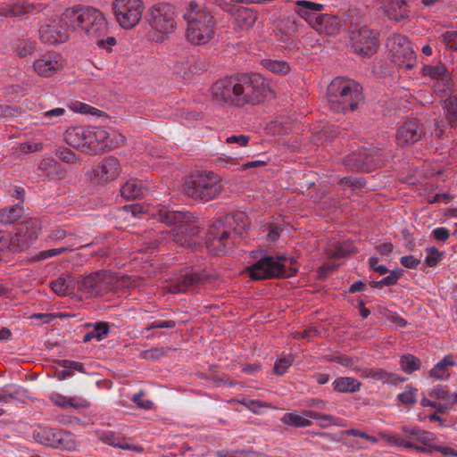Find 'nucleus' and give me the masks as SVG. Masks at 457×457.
Returning a JSON list of instances; mask_svg holds the SVG:
<instances>
[{"instance_id": "1", "label": "nucleus", "mask_w": 457, "mask_h": 457, "mask_svg": "<svg viewBox=\"0 0 457 457\" xmlns=\"http://www.w3.org/2000/svg\"><path fill=\"white\" fill-rule=\"evenodd\" d=\"M270 92L264 78L257 73L226 77L213 83L211 95L220 105L242 107L264 102Z\"/></svg>"}, {"instance_id": "64", "label": "nucleus", "mask_w": 457, "mask_h": 457, "mask_svg": "<svg viewBox=\"0 0 457 457\" xmlns=\"http://www.w3.org/2000/svg\"><path fill=\"white\" fill-rule=\"evenodd\" d=\"M432 235L435 239L442 242L446 241L450 237L449 230L444 227L435 228L432 231Z\"/></svg>"}, {"instance_id": "32", "label": "nucleus", "mask_w": 457, "mask_h": 457, "mask_svg": "<svg viewBox=\"0 0 457 457\" xmlns=\"http://www.w3.org/2000/svg\"><path fill=\"white\" fill-rule=\"evenodd\" d=\"M145 191V188L142 187V183L137 179H130L120 187L121 196L128 200L143 196Z\"/></svg>"}, {"instance_id": "36", "label": "nucleus", "mask_w": 457, "mask_h": 457, "mask_svg": "<svg viewBox=\"0 0 457 457\" xmlns=\"http://www.w3.org/2000/svg\"><path fill=\"white\" fill-rule=\"evenodd\" d=\"M101 438L104 443L123 450H130L137 453H141L143 451L141 446L129 445L127 443L122 444L120 442L121 438L114 433H105L102 436Z\"/></svg>"}, {"instance_id": "61", "label": "nucleus", "mask_w": 457, "mask_h": 457, "mask_svg": "<svg viewBox=\"0 0 457 457\" xmlns=\"http://www.w3.org/2000/svg\"><path fill=\"white\" fill-rule=\"evenodd\" d=\"M144 395L143 392L136 394L132 401L141 409L149 410L153 406V403L150 400H143L142 396Z\"/></svg>"}, {"instance_id": "37", "label": "nucleus", "mask_w": 457, "mask_h": 457, "mask_svg": "<svg viewBox=\"0 0 457 457\" xmlns=\"http://www.w3.org/2000/svg\"><path fill=\"white\" fill-rule=\"evenodd\" d=\"M109 333V325L107 322L96 323L92 331L87 332L83 337L85 343L91 341L93 338L98 341L103 340Z\"/></svg>"}, {"instance_id": "39", "label": "nucleus", "mask_w": 457, "mask_h": 457, "mask_svg": "<svg viewBox=\"0 0 457 457\" xmlns=\"http://www.w3.org/2000/svg\"><path fill=\"white\" fill-rule=\"evenodd\" d=\"M262 64L273 73L287 74L290 71L289 64L284 61L264 59L262 61Z\"/></svg>"}, {"instance_id": "27", "label": "nucleus", "mask_w": 457, "mask_h": 457, "mask_svg": "<svg viewBox=\"0 0 457 457\" xmlns=\"http://www.w3.org/2000/svg\"><path fill=\"white\" fill-rule=\"evenodd\" d=\"M365 158L363 161L364 171L370 172L384 164L386 157L384 156L383 151L380 148H364Z\"/></svg>"}, {"instance_id": "18", "label": "nucleus", "mask_w": 457, "mask_h": 457, "mask_svg": "<svg viewBox=\"0 0 457 457\" xmlns=\"http://www.w3.org/2000/svg\"><path fill=\"white\" fill-rule=\"evenodd\" d=\"M62 66V58L56 52H47L33 62L35 72L41 77H51Z\"/></svg>"}, {"instance_id": "48", "label": "nucleus", "mask_w": 457, "mask_h": 457, "mask_svg": "<svg viewBox=\"0 0 457 457\" xmlns=\"http://www.w3.org/2000/svg\"><path fill=\"white\" fill-rule=\"evenodd\" d=\"M55 155L62 162L73 163L77 161V156L71 149L59 147L55 150Z\"/></svg>"}, {"instance_id": "15", "label": "nucleus", "mask_w": 457, "mask_h": 457, "mask_svg": "<svg viewBox=\"0 0 457 457\" xmlns=\"http://www.w3.org/2000/svg\"><path fill=\"white\" fill-rule=\"evenodd\" d=\"M378 35L375 30L370 29L366 25L361 26L358 29H354V30L350 33L352 47L354 52L361 57L369 58L378 50Z\"/></svg>"}, {"instance_id": "60", "label": "nucleus", "mask_w": 457, "mask_h": 457, "mask_svg": "<svg viewBox=\"0 0 457 457\" xmlns=\"http://www.w3.org/2000/svg\"><path fill=\"white\" fill-rule=\"evenodd\" d=\"M249 136L246 135H233L227 137L226 142L228 144H237L239 146H245L249 142Z\"/></svg>"}, {"instance_id": "49", "label": "nucleus", "mask_w": 457, "mask_h": 457, "mask_svg": "<svg viewBox=\"0 0 457 457\" xmlns=\"http://www.w3.org/2000/svg\"><path fill=\"white\" fill-rule=\"evenodd\" d=\"M445 46L453 51L457 50V31H446L442 35Z\"/></svg>"}, {"instance_id": "57", "label": "nucleus", "mask_w": 457, "mask_h": 457, "mask_svg": "<svg viewBox=\"0 0 457 457\" xmlns=\"http://www.w3.org/2000/svg\"><path fill=\"white\" fill-rule=\"evenodd\" d=\"M120 212L121 214L126 215L125 218H133L136 217L137 213L142 212V208L138 204H129V205H124Z\"/></svg>"}, {"instance_id": "51", "label": "nucleus", "mask_w": 457, "mask_h": 457, "mask_svg": "<svg viewBox=\"0 0 457 457\" xmlns=\"http://www.w3.org/2000/svg\"><path fill=\"white\" fill-rule=\"evenodd\" d=\"M292 365V361L289 358H281L276 361L273 371L277 375H283L287 370Z\"/></svg>"}, {"instance_id": "29", "label": "nucleus", "mask_w": 457, "mask_h": 457, "mask_svg": "<svg viewBox=\"0 0 457 457\" xmlns=\"http://www.w3.org/2000/svg\"><path fill=\"white\" fill-rule=\"evenodd\" d=\"M364 378H371L383 382L397 384L405 381V378L399 377L394 373L387 372L382 369H366L362 373Z\"/></svg>"}, {"instance_id": "47", "label": "nucleus", "mask_w": 457, "mask_h": 457, "mask_svg": "<svg viewBox=\"0 0 457 457\" xmlns=\"http://www.w3.org/2000/svg\"><path fill=\"white\" fill-rule=\"evenodd\" d=\"M88 134L90 136V149L93 143L103 142L108 137V133L104 129L96 127H88Z\"/></svg>"}, {"instance_id": "33", "label": "nucleus", "mask_w": 457, "mask_h": 457, "mask_svg": "<svg viewBox=\"0 0 457 457\" xmlns=\"http://www.w3.org/2000/svg\"><path fill=\"white\" fill-rule=\"evenodd\" d=\"M456 362L453 360L452 355H446L442 361H440L431 370L430 377L436 379H446L449 378L450 373L448 367L455 366Z\"/></svg>"}, {"instance_id": "54", "label": "nucleus", "mask_w": 457, "mask_h": 457, "mask_svg": "<svg viewBox=\"0 0 457 457\" xmlns=\"http://www.w3.org/2000/svg\"><path fill=\"white\" fill-rule=\"evenodd\" d=\"M339 264H336L334 262H326L321 267H320L318 273H319V278L323 279L327 278L331 272L336 270Z\"/></svg>"}, {"instance_id": "8", "label": "nucleus", "mask_w": 457, "mask_h": 457, "mask_svg": "<svg viewBox=\"0 0 457 457\" xmlns=\"http://www.w3.org/2000/svg\"><path fill=\"white\" fill-rule=\"evenodd\" d=\"M220 190L219 177L206 170L193 173L182 185V191L186 195L204 202L214 199Z\"/></svg>"}, {"instance_id": "19", "label": "nucleus", "mask_w": 457, "mask_h": 457, "mask_svg": "<svg viewBox=\"0 0 457 457\" xmlns=\"http://www.w3.org/2000/svg\"><path fill=\"white\" fill-rule=\"evenodd\" d=\"M64 140L71 147L79 149L81 152L90 150V136L88 128L74 126L67 129L64 132Z\"/></svg>"}, {"instance_id": "62", "label": "nucleus", "mask_w": 457, "mask_h": 457, "mask_svg": "<svg viewBox=\"0 0 457 457\" xmlns=\"http://www.w3.org/2000/svg\"><path fill=\"white\" fill-rule=\"evenodd\" d=\"M369 264L371 270L378 272L380 275H385L388 272V269L385 265L378 264V258L372 256L369 259Z\"/></svg>"}, {"instance_id": "52", "label": "nucleus", "mask_w": 457, "mask_h": 457, "mask_svg": "<svg viewBox=\"0 0 457 457\" xmlns=\"http://www.w3.org/2000/svg\"><path fill=\"white\" fill-rule=\"evenodd\" d=\"M306 415L309 418L315 419V420H320L328 422V424L337 425V420L328 414H322V413H320L317 411H309L306 412Z\"/></svg>"}, {"instance_id": "50", "label": "nucleus", "mask_w": 457, "mask_h": 457, "mask_svg": "<svg viewBox=\"0 0 457 457\" xmlns=\"http://www.w3.org/2000/svg\"><path fill=\"white\" fill-rule=\"evenodd\" d=\"M428 255L425 259V262L427 266L428 267H435L442 255V253H440L436 248L430 247L427 249Z\"/></svg>"}, {"instance_id": "10", "label": "nucleus", "mask_w": 457, "mask_h": 457, "mask_svg": "<svg viewBox=\"0 0 457 457\" xmlns=\"http://www.w3.org/2000/svg\"><path fill=\"white\" fill-rule=\"evenodd\" d=\"M147 21L150 26L159 33L156 40H164L165 36L176 29L174 7L169 4H157L152 7Z\"/></svg>"}, {"instance_id": "3", "label": "nucleus", "mask_w": 457, "mask_h": 457, "mask_svg": "<svg viewBox=\"0 0 457 457\" xmlns=\"http://www.w3.org/2000/svg\"><path fill=\"white\" fill-rule=\"evenodd\" d=\"M72 30H78L83 33L96 44L107 51H111L110 46L116 44L114 37H107L108 32L107 21L104 14L92 7H72L69 8Z\"/></svg>"}, {"instance_id": "26", "label": "nucleus", "mask_w": 457, "mask_h": 457, "mask_svg": "<svg viewBox=\"0 0 457 457\" xmlns=\"http://www.w3.org/2000/svg\"><path fill=\"white\" fill-rule=\"evenodd\" d=\"M342 25L352 33L354 29H358L361 26H365L364 18L357 8H349L344 12L340 17Z\"/></svg>"}, {"instance_id": "41", "label": "nucleus", "mask_w": 457, "mask_h": 457, "mask_svg": "<svg viewBox=\"0 0 457 457\" xmlns=\"http://www.w3.org/2000/svg\"><path fill=\"white\" fill-rule=\"evenodd\" d=\"M36 48V42L30 39H19L16 43L14 51L20 58L31 54Z\"/></svg>"}, {"instance_id": "31", "label": "nucleus", "mask_w": 457, "mask_h": 457, "mask_svg": "<svg viewBox=\"0 0 457 457\" xmlns=\"http://www.w3.org/2000/svg\"><path fill=\"white\" fill-rule=\"evenodd\" d=\"M335 391L339 393H356L360 391L361 383L350 377H340L332 383Z\"/></svg>"}, {"instance_id": "4", "label": "nucleus", "mask_w": 457, "mask_h": 457, "mask_svg": "<svg viewBox=\"0 0 457 457\" xmlns=\"http://www.w3.org/2000/svg\"><path fill=\"white\" fill-rule=\"evenodd\" d=\"M187 21V39L194 45H204L214 36L216 22L204 3L190 1L183 13Z\"/></svg>"}, {"instance_id": "44", "label": "nucleus", "mask_w": 457, "mask_h": 457, "mask_svg": "<svg viewBox=\"0 0 457 457\" xmlns=\"http://www.w3.org/2000/svg\"><path fill=\"white\" fill-rule=\"evenodd\" d=\"M423 73L433 79H444V76L446 73V68L443 64H437L435 66L428 65L424 67Z\"/></svg>"}, {"instance_id": "21", "label": "nucleus", "mask_w": 457, "mask_h": 457, "mask_svg": "<svg viewBox=\"0 0 457 457\" xmlns=\"http://www.w3.org/2000/svg\"><path fill=\"white\" fill-rule=\"evenodd\" d=\"M297 9L295 12L308 23L314 28L318 22V15L314 12H321L324 10V5L306 0H299L296 2Z\"/></svg>"}, {"instance_id": "22", "label": "nucleus", "mask_w": 457, "mask_h": 457, "mask_svg": "<svg viewBox=\"0 0 457 457\" xmlns=\"http://www.w3.org/2000/svg\"><path fill=\"white\" fill-rule=\"evenodd\" d=\"M100 180L104 182L115 179L120 173V164L117 158L109 157L103 161L102 164L96 170Z\"/></svg>"}, {"instance_id": "23", "label": "nucleus", "mask_w": 457, "mask_h": 457, "mask_svg": "<svg viewBox=\"0 0 457 457\" xmlns=\"http://www.w3.org/2000/svg\"><path fill=\"white\" fill-rule=\"evenodd\" d=\"M317 21L314 29L327 35H337L343 26L341 19L332 14H319Z\"/></svg>"}, {"instance_id": "5", "label": "nucleus", "mask_w": 457, "mask_h": 457, "mask_svg": "<svg viewBox=\"0 0 457 457\" xmlns=\"http://www.w3.org/2000/svg\"><path fill=\"white\" fill-rule=\"evenodd\" d=\"M327 99L335 112L355 111L364 99L362 87L353 79L337 77L328 86Z\"/></svg>"}, {"instance_id": "25", "label": "nucleus", "mask_w": 457, "mask_h": 457, "mask_svg": "<svg viewBox=\"0 0 457 457\" xmlns=\"http://www.w3.org/2000/svg\"><path fill=\"white\" fill-rule=\"evenodd\" d=\"M235 22L241 29H249L257 20L258 12L252 8L239 7L234 12Z\"/></svg>"}, {"instance_id": "58", "label": "nucleus", "mask_w": 457, "mask_h": 457, "mask_svg": "<svg viewBox=\"0 0 457 457\" xmlns=\"http://www.w3.org/2000/svg\"><path fill=\"white\" fill-rule=\"evenodd\" d=\"M403 269H395L392 270L387 277L383 278V282H385L387 287L394 286L397 283V280L403 276Z\"/></svg>"}, {"instance_id": "16", "label": "nucleus", "mask_w": 457, "mask_h": 457, "mask_svg": "<svg viewBox=\"0 0 457 457\" xmlns=\"http://www.w3.org/2000/svg\"><path fill=\"white\" fill-rule=\"evenodd\" d=\"M213 280H215V277L204 270L198 272H187L169 286V292L171 294L185 293L211 284Z\"/></svg>"}, {"instance_id": "7", "label": "nucleus", "mask_w": 457, "mask_h": 457, "mask_svg": "<svg viewBox=\"0 0 457 457\" xmlns=\"http://www.w3.org/2000/svg\"><path fill=\"white\" fill-rule=\"evenodd\" d=\"M295 262V258L287 255H265L247 267L246 270L253 280L289 278L298 271V269L294 267Z\"/></svg>"}, {"instance_id": "35", "label": "nucleus", "mask_w": 457, "mask_h": 457, "mask_svg": "<svg viewBox=\"0 0 457 457\" xmlns=\"http://www.w3.org/2000/svg\"><path fill=\"white\" fill-rule=\"evenodd\" d=\"M77 445L78 443L73 434L59 429L57 443L55 444L54 448L66 451H74L77 448Z\"/></svg>"}, {"instance_id": "63", "label": "nucleus", "mask_w": 457, "mask_h": 457, "mask_svg": "<svg viewBox=\"0 0 457 457\" xmlns=\"http://www.w3.org/2000/svg\"><path fill=\"white\" fill-rule=\"evenodd\" d=\"M403 266L408 269H415L420 263V260L412 255L403 256L400 260Z\"/></svg>"}, {"instance_id": "2", "label": "nucleus", "mask_w": 457, "mask_h": 457, "mask_svg": "<svg viewBox=\"0 0 457 457\" xmlns=\"http://www.w3.org/2000/svg\"><path fill=\"white\" fill-rule=\"evenodd\" d=\"M244 213L229 214L214 221L206 235L207 251L215 256L223 255L227 250L239 243L246 231Z\"/></svg>"}, {"instance_id": "9", "label": "nucleus", "mask_w": 457, "mask_h": 457, "mask_svg": "<svg viewBox=\"0 0 457 457\" xmlns=\"http://www.w3.org/2000/svg\"><path fill=\"white\" fill-rule=\"evenodd\" d=\"M72 24L69 8L59 17L49 19L38 29V37L43 44L56 46L69 40Z\"/></svg>"}, {"instance_id": "24", "label": "nucleus", "mask_w": 457, "mask_h": 457, "mask_svg": "<svg viewBox=\"0 0 457 457\" xmlns=\"http://www.w3.org/2000/svg\"><path fill=\"white\" fill-rule=\"evenodd\" d=\"M383 3H387L385 6V13L390 20L402 21L409 18L410 11L405 0H386Z\"/></svg>"}, {"instance_id": "38", "label": "nucleus", "mask_w": 457, "mask_h": 457, "mask_svg": "<svg viewBox=\"0 0 457 457\" xmlns=\"http://www.w3.org/2000/svg\"><path fill=\"white\" fill-rule=\"evenodd\" d=\"M400 366L404 372L411 374L420 369L421 361L414 355L404 354L401 357Z\"/></svg>"}, {"instance_id": "14", "label": "nucleus", "mask_w": 457, "mask_h": 457, "mask_svg": "<svg viewBox=\"0 0 457 457\" xmlns=\"http://www.w3.org/2000/svg\"><path fill=\"white\" fill-rule=\"evenodd\" d=\"M39 230L40 222L36 218L20 223L16 228V233L9 238V250L21 252L29 248L37 238Z\"/></svg>"}, {"instance_id": "40", "label": "nucleus", "mask_w": 457, "mask_h": 457, "mask_svg": "<svg viewBox=\"0 0 457 457\" xmlns=\"http://www.w3.org/2000/svg\"><path fill=\"white\" fill-rule=\"evenodd\" d=\"M23 209L19 204L13 205L9 210H0V222L8 224L16 221L22 216Z\"/></svg>"}, {"instance_id": "12", "label": "nucleus", "mask_w": 457, "mask_h": 457, "mask_svg": "<svg viewBox=\"0 0 457 457\" xmlns=\"http://www.w3.org/2000/svg\"><path fill=\"white\" fill-rule=\"evenodd\" d=\"M144 9L142 0H115L112 3L116 21L126 29L134 28L140 21Z\"/></svg>"}, {"instance_id": "43", "label": "nucleus", "mask_w": 457, "mask_h": 457, "mask_svg": "<svg viewBox=\"0 0 457 457\" xmlns=\"http://www.w3.org/2000/svg\"><path fill=\"white\" fill-rule=\"evenodd\" d=\"M281 420L289 426H293L295 428H303L308 427L312 424L311 420L305 419L298 414L295 413H286Z\"/></svg>"}, {"instance_id": "46", "label": "nucleus", "mask_w": 457, "mask_h": 457, "mask_svg": "<svg viewBox=\"0 0 457 457\" xmlns=\"http://www.w3.org/2000/svg\"><path fill=\"white\" fill-rule=\"evenodd\" d=\"M237 403L245 406L247 409H249L251 411L254 413H258L259 409L261 408H267L270 407V404L266 402L260 401V400H237Z\"/></svg>"}, {"instance_id": "45", "label": "nucleus", "mask_w": 457, "mask_h": 457, "mask_svg": "<svg viewBox=\"0 0 457 457\" xmlns=\"http://www.w3.org/2000/svg\"><path fill=\"white\" fill-rule=\"evenodd\" d=\"M66 284V276H61L58 278L53 280L50 283V287L52 290L57 294L58 295H68Z\"/></svg>"}, {"instance_id": "53", "label": "nucleus", "mask_w": 457, "mask_h": 457, "mask_svg": "<svg viewBox=\"0 0 457 457\" xmlns=\"http://www.w3.org/2000/svg\"><path fill=\"white\" fill-rule=\"evenodd\" d=\"M415 392H417V389L414 391H404L398 395L397 398L398 400L405 404V405H412L416 403V395Z\"/></svg>"}, {"instance_id": "30", "label": "nucleus", "mask_w": 457, "mask_h": 457, "mask_svg": "<svg viewBox=\"0 0 457 457\" xmlns=\"http://www.w3.org/2000/svg\"><path fill=\"white\" fill-rule=\"evenodd\" d=\"M35 10L33 4H14L0 8V15L3 17H21L31 13Z\"/></svg>"}, {"instance_id": "13", "label": "nucleus", "mask_w": 457, "mask_h": 457, "mask_svg": "<svg viewBox=\"0 0 457 457\" xmlns=\"http://www.w3.org/2000/svg\"><path fill=\"white\" fill-rule=\"evenodd\" d=\"M119 283L117 277L109 270H99L80 278V291L96 296L104 292L115 290Z\"/></svg>"}, {"instance_id": "17", "label": "nucleus", "mask_w": 457, "mask_h": 457, "mask_svg": "<svg viewBox=\"0 0 457 457\" xmlns=\"http://www.w3.org/2000/svg\"><path fill=\"white\" fill-rule=\"evenodd\" d=\"M425 136L423 125L417 119H410L399 127L396 133L397 144L401 146L412 145Z\"/></svg>"}, {"instance_id": "20", "label": "nucleus", "mask_w": 457, "mask_h": 457, "mask_svg": "<svg viewBox=\"0 0 457 457\" xmlns=\"http://www.w3.org/2000/svg\"><path fill=\"white\" fill-rule=\"evenodd\" d=\"M37 170L51 180H62L66 178V170L54 159L46 158L39 162Z\"/></svg>"}, {"instance_id": "59", "label": "nucleus", "mask_w": 457, "mask_h": 457, "mask_svg": "<svg viewBox=\"0 0 457 457\" xmlns=\"http://www.w3.org/2000/svg\"><path fill=\"white\" fill-rule=\"evenodd\" d=\"M21 113L18 108H14L11 105L0 104V117L2 118H12L16 117Z\"/></svg>"}, {"instance_id": "42", "label": "nucleus", "mask_w": 457, "mask_h": 457, "mask_svg": "<svg viewBox=\"0 0 457 457\" xmlns=\"http://www.w3.org/2000/svg\"><path fill=\"white\" fill-rule=\"evenodd\" d=\"M445 119L451 127H457V100L447 99L445 102Z\"/></svg>"}, {"instance_id": "55", "label": "nucleus", "mask_w": 457, "mask_h": 457, "mask_svg": "<svg viewBox=\"0 0 457 457\" xmlns=\"http://www.w3.org/2000/svg\"><path fill=\"white\" fill-rule=\"evenodd\" d=\"M385 439L386 442L398 446H403L406 448L414 446V444L411 441L404 440L396 435L386 436Z\"/></svg>"}, {"instance_id": "28", "label": "nucleus", "mask_w": 457, "mask_h": 457, "mask_svg": "<svg viewBox=\"0 0 457 457\" xmlns=\"http://www.w3.org/2000/svg\"><path fill=\"white\" fill-rule=\"evenodd\" d=\"M58 433L59 429L39 427L33 431V438L43 445L54 448V445L57 443Z\"/></svg>"}, {"instance_id": "11", "label": "nucleus", "mask_w": 457, "mask_h": 457, "mask_svg": "<svg viewBox=\"0 0 457 457\" xmlns=\"http://www.w3.org/2000/svg\"><path fill=\"white\" fill-rule=\"evenodd\" d=\"M391 61L405 70H411L416 64V54L407 37L396 34L387 38Z\"/></svg>"}, {"instance_id": "34", "label": "nucleus", "mask_w": 457, "mask_h": 457, "mask_svg": "<svg viewBox=\"0 0 457 457\" xmlns=\"http://www.w3.org/2000/svg\"><path fill=\"white\" fill-rule=\"evenodd\" d=\"M367 158L365 149H359L344 159L345 166L353 171H364L363 160Z\"/></svg>"}, {"instance_id": "6", "label": "nucleus", "mask_w": 457, "mask_h": 457, "mask_svg": "<svg viewBox=\"0 0 457 457\" xmlns=\"http://www.w3.org/2000/svg\"><path fill=\"white\" fill-rule=\"evenodd\" d=\"M153 216L160 222L167 225H176L166 234L177 245H191V241L199 233V227L193 221L194 217L188 212L170 211L163 207L159 209Z\"/></svg>"}, {"instance_id": "56", "label": "nucleus", "mask_w": 457, "mask_h": 457, "mask_svg": "<svg viewBox=\"0 0 457 457\" xmlns=\"http://www.w3.org/2000/svg\"><path fill=\"white\" fill-rule=\"evenodd\" d=\"M66 276V284L68 295H73L76 291H80V279H77L75 277L71 275Z\"/></svg>"}]
</instances>
